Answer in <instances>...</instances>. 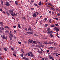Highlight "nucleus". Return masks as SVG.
<instances>
[{"label":"nucleus","mask_w":60,"mask_h":60,"mask_svg":"<svg viewBox=\"0 0 60 60\" xmlns=\"http://www.w3.org/2000/svg\"><path fill=\"white\" fill-rule=\"evenodd\" d=\"M54 29L55 30H56V31H57V32H58V31H59V29H58V28L55 27L54 28Z\"/></svg>","instance_id":"1"},{"label":"nucleus","mask_w":60,"mask_h":60,"mask_svg":"<svg viewBox=\"0 0 60 60\" xmlns=\"http://www.w3.org/2000/svg\"><path fill=\"white\" fill-rule=\"evenodd\" d=\"M6 3L5 4V5L6 6H9V5H10V4H9V3L7 2H6Z\"/></svg>","instance_id":"2"},{"label":"nucleus","mask_w":60,"mask_h":60,"mask_svg":"<svg viewBox=\"0 0 60 60\" xmlns=\"http://www.w3.org/2000/svg\"><path fill=\"white\" fill-rule=\"evenodd\" d=\"M30 53L31 54V57L34 56V54H33L32 52H30Z\"/></svg>","instance_id":"3"},{"label":"nucleus","mask_w":60,"mask_h":60,"mask_svg":"<svg viewBox=\"0 0 60 60\" xmlns=\"http://www.w3.org/2000/svg\"><path fill=\"white\" fill-rule=\"evenodd\" d=\"M0 29L1 30H4V28L2 26H1L0 27Z\"/></svg>","instance_id":"4"},{"label":"nucleus","mask_w":60,"mask_h":60,"mask_svg":"<svg viewBox=\"0 0 60 60\" xmlns=\"http://www.w3.org/2000/svg\"><path fill=\"white\" fill-rule=\"evenodd\" d=\"M29 30L30 31H31V30H32V28L31 26H30L29 27V28L28 29V30L29 31Z\"/></svg>","instance_id":"5"},{"label":"nucleus","mask_w":60,"mask_h":60,"mask_svg":"<svg viewBox=\"0 0 60 60\" xmlns=\"http://www.w3.org/2000/svg\"><path fill=\"white\" fill-rule=\"evenodd\" d=\"M52 54L54 55H58V53L57 52L53 53Z\"/></svg>","instance_id":"6"},{"label":"nucleus","mask_w":60,"mask_h":60,"mask_svg":"<svg viewBox=\"0 0 60 60\" xmlns=\"http://www.w3.org/2000/svg\"><path fill=\"white\" fill-rule=\"evenodd\" d=\"M35 17H36V14L34 13L33 15V17H35Z\"/></svg>","instance_id":"7"},{"label":"nucleus","mask_w":60,"mask_h":60,"mask_svg":"<svg viewBox=\"0 0 60 60\" xmlns=\"http://www.w3.org/2000/svg\"><path fill=\"white\" fill-rule=\"evenodd\" d=\"M22 59H25V60H28V58H26L24 57H23Z\"/></svg>","instance_id":"8"},{"label":"nucleus","mask_w":60,"mask_h":60,"mask_svg":"<svg viewBox=\"0 0 60 60\" xmlns=\"http://www.w3.org/2000/svg\"><path fill=\"white\" fill-rule=\"evenodd\" d=\"M33 40H29V42H30V43H32V42H33Z\"/></svg>","instance_id":"9"},{"label":"nucleus","mask_w":60,"mask_h":60,"mask_svg":"<svg viewBox=\"0 0 60 60\" xmlns=\"http://www.w3.org/2000/svg\"><path fill=\"white\" fill-rule=\"evenodd\" d=\"M13 11L12 10H10L9 11V12H10V13H11L12 12H13Z\"/></svg>","instance_id":"10"},{"label":"nucleus","mask_w":60,"mask_h":60,"mask_svg":"<svg viewBox=\"0 0 60 60\" xmlns=\"http://www.w3.org/2000/svg\"><path fill=\"white\" fill-rule=\"evenodd\" d=\"M6 13H7V15H8V16H9V15H10V14H9V13L8 11H7L6 12Z\"/></svg>","instance_id":"11"},{"label":"nucleus","mask_w":60,"mask_h":60,"mask_svg":"<svg viewBox=\"0 0 60 60\" xmlns=\"http://www.w3.org/2000/svg\"><path fill=\"white\" fill-rule=\"evenodd\" d=\"M51 9L52 10H53V11H55V9L53 8L52 7H51Z\"/></svg>","instance_id":"12"},{"label":"nucleus","mask_w":60,"mask_h":60,"mask_svg":"<svg viewBox=\"0 0 60 60\" xmlns=\"http://www.w3.org/2000/svg\"><path fill=\"white\" fill-rule=\"evenodd\" d=\"M51 27H55V25H54L52 24V25L51 26Z\"/></svg>","instance_id":"13"},{"label":"nucleus","mask_w":60,"mask_h":60,"mask_svg":"<svg viewBox=\"0 0 60 60\" xmlns=\"http://www.w3.org/2000/svg\"><path fill=\"white\" fill-rule=\"evenodd\" d=\"M41 1L40 2H39L38 3V5H41Z\"/></svg>","instance_id":"14"},{"label":"nucleus","mask_w":60,"mask_h":60,"mask_svg":"<svg viewBox=\"0 0 60 60\" xmlns=\"http://www.w3.org/2000/svg\"><path fill=\"white\" fill-rule=\"evenodd\" d=\"M56 36L58 38H59V37L58 36V33L57 32Z\"/></svg>","instance_id":"15"},{"label":"nucleus","mask_w":60,"mask_h":60,"mask_svg":"<svg viewBox=\"0 0 60 60\" xmlns=\"http://www.w3.org/2000/svg\"><path fill=\"white\" fill-rule=\"evenodd\" d=\"M9 37L10 38V40H12V38H11V36H9Z\"/></svg>","instance_id":"16"},{"label":"nucleus","mask_w":60,"mask_h":60,"mask_svg":"<svg viewBox=\"0 0 60 60\" xmlns=\"http://www.w3.org/2000/svg\"><path fill=\"white\" fill-rule=\"evenodd\" d=\"M11 15H12V16H15V13H14V14L13 13H12L11 14Z\"/></svg>","instance_id":"17"},{"label":"nucleus","mask_w":60,"mask_h":60,"mask_svg":"<svg viewBox=\"0 0 60 60\" xmlns=\"http://www.w3.org/2000/svg\"><path fill=\"white\" fill-rule=\"evenodd\" d=\"M9 34H10V36L11 37H13V35L12 34H10V33H9Z\"/></svg>","instance_id":"18"},{"label":"nucleus","mask_w":60,"mask_h":60,"mask_svg":"<svg viewBox=\"0 0 60 60\" xmlns=\"http://www.w3.org/2000/svg\"><path fill=\"white\" fill-rule=\"evenodd\" d=\"M4 50L5 51H7L8 50L6 49L5 48H4Z\"/></svg>","instance_id":"19"},{"label":"nucleus","mask_w":60,"mask_h":60,"mask_svg":"<svg viewBox=\"0 0 60 60\" xmlns=\"http://www.w3.org/2000/svg\"><path fill=\"white\" fill-rule=\"evenodd\" d=\"M43 43L44 44H49L48 43L46 42H44Z\"/></svg>","instance_id":"20"},{"label":"nucleus","mask_w":60,"mask_h":60,"mask_svg":"<svg viewBox=\"0 0 60 60\" xmlns=\"http://www.w3.org/2000/svg\"><path fill=\"white\" fill-rule=\"evenodd\" d=\"M55 10H56V11H59V9L58 8H56Z\"/></svg>","instance_id":"21"},{"label":"nucleus","mask_w":60,"mask_h":60,"mask_svg":"<svg viewBox=\"0 0 60 60\" xmlns=\"http://www.w3.org/2000/svg\"><path fill=\"white\" fill-rule=\"evenodd\" d=\"M15 3L16 4H17V5H18V1H16L15 2Z\"/></svg>","instance_id":"22"},{"label":"nucleus","mask_w":60,"mask_h":60,"mask_svg":"<svg viewBox=\"0 0 60 60\" xmlns=\"http://www.w3.org/2000/svg\"><path fill=\"white\" fill-rule=\"evenodd\" d=\"M49 44H53V42H49V43H48Z\"/></svg>","instance_id":"23"},{"label":"nucleus","mask_w":60,"mask_h":60,"mask_svg":"<svg viewBox=\"0 0 60 60\" xmlns=\"http://www.w3.org/2000/svg\"><path fill=\"white\" fill-rule=\"evenodd\" d=\"M0 24L2 26H3V22H0Z\"/></svg>","instance_id":"24"},{"label":"nucleus","mask_w":60,"mask_h":60,"mask_svg":"<svg viewBox=\"0 0 60 60\" xmlns=\"http://www.w3.org/2000/svg\"><path fill=\"white\" fill-rule=\"evenodd\" d=\"M49 34H52L53 33V32L52 31H51L49 32Z\"/></svg>","instance_id":"25"},{"label":"nucleus","mask_w":60,"mask_h":60,"mask_svg":"<svg viewBox=\"0 0 60 60\" xmlns=\"http://www.w3.org/2000/svg\"><path fill=\"white\" fill-rule=\"evenodd\" d=\"M50 30V28H48L47 30V31H48V32H49L50 31L49 30Z\"/></svg>","instance_id":"26"},{"label":"nucleus","mask_w":60,"mask_h":60,"mask_svg":"<svg viewBox=\"0 0 60 60\" xmlns=\"http://www.w3.org/2000/svg\"><path fill=\"white\" fill-rule=\"evenodd\" d=\"M50 35L51 36V37H53V35L52 34H50Z\"/></svg>","instance_id":"27"},{"label":"nucleus","mask_w":60,"mask_h":60,"mask_svg":"<svg viewBox=\"0 0 60 60\" xmlns=\"http://www.w3.org/2000/svg\"><path fill=\"white\" fill-rule=\"evenodd\" d=\"M36 47H38V48H40V45H36Z\"/></svg>","instance_id":"28"},{"label":"nucleus","mask_w":60,"mask_h":60,"mask_svg":"<svg viewBox=\"0 0 60 60\" xmlns=\"http://www.w3.org/2000/svg\"><path fill=\"white\" fill-rule=\"evenodd\" d=\"M1 4H4V2H3V1L1 0Z\"/></svg>","instance_id":"29"},{"label":"nucleus","mask_w":60,"mask_h":60,"mask_svg":"<svg viewBox=\"0 0 60 60\" xmlns=\"http://www.w3.org/2000/svg\"><path fill=\"white\" fill-rule=\"evenodd\" d=\"M41 45V47H44V45Z\"/></svg>","instance_id":"30"},{"label":"nucleus","mask_w":60,"mask_h":60,"mask_svg":"<svg viewBox=\"0 0 60 60\" xmlns=\"http://www.w3.org/2000/svg\"><path fill=\"white\" fill-rule=\"evenodd\" d=\"M0 59L1 60H3V58H2V57H0Z\"/></svg>","instance_id":"31"},{"label":"nucleus","mask_w":60,"mask_h":60,"mask_svg":"<svg viewBox=\"0 0 60 60\" xmlns=\"http://www.w3.org/2000/svg\"><path fill=\"white\" fill-rule=\"evenodd\" d=\"M54 19H56V20H58L59 19L58 18H54Z\"/></svg>","instance_id":"32"},{"label":"nucleus","mask_w":60,"mask_h":60,"mask_svg":"<svg viewBox=\"0 0 60 60\" xmlns=\"http://www.w3.org/2000/svg\"><path fill=\"white\" fill-rule=\"evenodd\" d=\"M18 26L19 27V28H20V25L19 24H18Z\"/></svg>","instance_id":"33"},{"label":"nucleus","mask_w":60,"mask_h":60,"mask_svg":"<svg viewBox=\"0 0 60 60\" xmlns=\"http://www.w3.org/2000/svg\"><path fill=\"white\" fill-rule=\"evenodd\" d=\"M48 4L49 5H50L51 6H52V4L50 3H49Z\"/></svg>","instance_id":"34"},{"label":"nucleus","mask_w":60,"mask_h":60,"mask_svg":"<svg viewBox=\"0 0 60 60\" xmlns=\"http://www.w3.org/2000/svg\"><path fill=\"white\" fill-rule=\"evenodd\" d=\"M35 42V41H34L33 42L34 43V44H37V43Z\"/></svg>","instance_id":"35"},{"label":"nucleus","mask_w":60,"mask_h":60,"mask_svg":"<svg viewBox=\"0 0 60 60\" xmlns=\"http://www.w3.org/2000/svg\"><path fill=\"white\" fill-rule=\"evenodd\" d=\"M28 56H31V55L29 53H28Z\"/></svg>","instance_id":"36"},{"label":"nucleus","mask_w":60,"mask_h":60,"mask_svg":"<svg viewBox=\"0 0 60 60\" xmlns=\"http://www.w3.org/2000/svg\"><path fill=\"white\" fill-rule=\"evenodd\" d=\"M34 5L35 6H37V4H34Z\"/></svg>","instance_id":"37"},{"label":"nucleus","mask_w":60,"mask_h":60,"mask_svg":"<svg viewBox=\"0 0 60 60\" xmlns=\"http://www.w3.org/2000/svg\"><path fill=\"white\" fill-rule=\"evenodd\" d=\"M23 19H24V20H26V18L25 17H23Z\"/></svg>","instance_id":"38"},{"label":"nucleus","mask_w":60,"mask_h":60,"mask_svg":"<svg viewBox=\"0 0 60 60\" xmlns=\"http://www.w3.org/2000/svg\"><path fill=\"white\" fill-rule=\"evenodd\" d=\"M8 30H7L5 31V32L6 33H8Z\"/></svg>","instance_id":"39"},{"label":"nucleus","mask_w":60,"mask_h":60,"mask_svg":"<svg viewBox=\"0 0 60 60\" xmlns=\"http://www.w3.org/2000/svg\"><path fill=\"white\" fill-rule=\"evenodd\" d=\"M55 25L56 26H59V25H58V24H55Z\"/></svg>","instance_id":"40"},{"label":"nucleus","mask_w":60,"mask_h":60,"mask_svg":"<svg viewBox=\"0 0 60 60\" xmlns=\"http://www.w3.org/2000/svg\"><path fill=\"white\" fill-rule=\"evenodd\" d=\"M48 24H46L45 25V27H46V26H48Z\"/></svg>","instance_id":"41"},{"label":"nucleus","mask_w":60,"mask_h":60,"mask_svg":"<svg viewBox=\"0 0 60 60\" xmlns=\"http://www.w3.org/2000/svg\"><path fill=\"white\" fill-rule=\"evenodd\" d=\"M31 10H34V8H31Z\"/></svg>","instance_id":"42"},{"label":"nucleus","mask_w":60,"mask_h":60,"mask_svg":"<svg viewBox=\"0 0 60 60\" xmlns=\"http://www.w3.org/2000/svg\"><path fill=\"white\" fill-rule=\"evenodd\" d=\"M13 55H14V56H15V57H16V55L14 54H13Z\"/></svg>","instance_id":"43"},{"label":"nucleus","mask_w":60,"mask_h":60,"mask_svg":"<svg viewBox=\"0 0 60 60\" xmlns=\"http://www.w3.org/2000/svg\"><path fill=\"white\" fill-rule=\"evenodd\" d=\"M45 60H47L48 59H47V58H45Z\"/></svg>","instance_id":"44"},{"label":"nucleus","mask_w":60,"mask_h":60,"mask_svg":"<svg viewBox=\"0 0 60 60\" xmlns=\"http://www.w3.org/2000/svg\"><path fill=\"white\" fill-rule=\"evenodd\" d=\"M21 56H22V57H23V54H21Z\"/></svg>","instance_id":"45"},{"label":"nucleus","mask_w":60,"mask_h":60,"mask_svg":"<svg viewBox=\"0 0 60 60\" xmlns=\"http://www.w3.org/2000/svg\"><path fill=\"white\" fill-rule=\"evenodd\" d=\"M47 19V18H45V20L46 21Z\"/></svg>","instance_id":"46"},{"label":"nucleus","mask_w":60,"mask_h":60,"mask_svg":"<svg viewBox=\"0 0 60 60\" xmlns=\"http://www.w3.org/2000/svg\"><path fill=\"white\" fill-rule=\"evenodd\" d=\"M18 14V13H16L15 14V16H17V15Z\"/></svg>","instance_id":"47"},{"label":"nucleus","mask_w":60,"mask_h":60,"mask_svg":"<svg viewBox=\"0 0 60 60\" xmlns=\"http://www.w3.org/2000/svg\"><path fill=\"white\" fill-rule=\"evenodd\" d=\"M13 27L14 28H16V26H13Z\"/></svg>","instance_id":"48"},{"label":"nucleus","mask_w":60,"mask_h":60,"mask_svg":"<svg viewBox=\"0 0 60 60\" xmlns=\"http://www.w3.org/2000/svg\"><path fill=\"white\" fill-rule=\"evenodd\" d=\"M7 28H8V29H10V28H9V27H8V26H7Z\"/></svg>","instance_id":"49"},{"label":"nucleus","mask_w":60,"mask_h":60,"mask_svg":"<svg viewBox=\"0 0 60 60\" xmlns=\"http://www.w3.org/2000/svg\"><path fill=\"white\" fill-rule=\"evenodd\" d=\"M54 13H55V12H54L53 11H52V14H54Z\"/></svg>","instance_id":"50"},{"label":"nucleus","mask_w":60,"mask_h":60,"mask_svg":"<svg viewBox=\"0 0 60 60\" xmlns=\"http://www.w3.org/2000/svg\"><path fill=\"white\" fill-rule=\"evenodd\" d=\"M24 30H26L27 31V29H26V28H25L24 29Z\"/></svg>","instance_id":"51"},{"label":"nucleus","mask_w":60,"mask_h":60,"mask_svg":"<svg viewBox=\"0 0 60 60\" xmlns=\"http://www.w3.org/2000/svg\"><path fill=\"white\" fill-rule=\"evenodd\" d=\"M27 54H24V56H27Z\"/></svg>","instance_id":"52"},{"label":"nucleus","mask_w":60,"mask_h":60,"mask_svg":"<svg viewBox=\"0 0 60 60\" xmlns=\"http://www.w3.org/2000/svg\"><path fill=\"white\" fill-rule=\"evenodd\" d=\"M38 20H37L36 21V23H37V21H38Z\"/></svg>","instance_id":"53"},{"label":"nucleus","mask_w":60,"mask_h":60,"mask_svg":"<svg viewBox=\"0 0 60 60\" xmlns=\"http://www.w3.org/2000/svg\"><path fill=\"white\" fill-rule=\"evenodd\" d=\"M0 11H3V10L2 9H0Z\"/></svg>","instance_id":"54"},{"label":"nucleus","mask_w":60,"mask_h":60,"mask_svg":"<svg viewBox=\"0 0 60 60\" xmlns=\"http://www.w3.org/2000/svg\"><path fill=\"white\" fill-rule=\"evenodd\" d=\"M30 32H27V34H30Z\"/></svg>","instance_id":"55"},{"label":"nucleus","mask_w":60,"mask_h":60,"mask_svg":"<svg viewBox=\"0 0 60 60\" xmlns=\"http://www.w3.org/2000/svg\"><path fill=\"white\" fill-rule=\"evenodd\" d=\"M2 12L3 13H4V14H5V12L4 11H3Z\"/></svg>","instance_id":"56"},{"label":"nucleus","mask_w":60,"mask_h":60,"mask_svg":"<svg viewBox=\"0 0 60 60\" xmlns=\"http://www.w3.org/2000/svg\"><path fill=\"white\" fill-rule=\"evenodd\" d=\"M39 53H42L41 51H40L39 52Z\"/></svg>","instance_id":"57"},{"label":"nucleus","mask_w":60,"mask_h":60,"mask_svg":"<svg viewBox=\"0 0 60 60\" xmlns=\"http://www.w3.org/2000/svg\"><path fill=\"white\" fill-rule=\"evenodd\" d=\"M51 11H49V13H51Z\"/></svg>","instance_id":"58"},{"label":"nucleus","mask_w":60,"mask_h":60,"mask_svg":"<svg viewBox=\"0 0 60 60\" xmlns=\"http://www.w3.org/2000/svg\"><path fill=\"white\" fill-rule=\"evenodd\" d=\"M39 48H41V45H40Z\"/></svg>","instance_id":"59"},{"label":"nucleus","mask_w":60,"mask_h":60,"mask_svg":"<svg viewBox=\"0 0 60 60\" xmlns=\"http://www.w3.org/2000/svg\"><path fill=\"white\" fill-rule=\"evenodd\" d=\"M11 49H12V50H14V49H13V48H11Z\"/></svg>","instance_id":"60"},{"label":"nucleus","mask_w":60,"mask_h":60,"mask_svg":"<svg viewBox=\"0 0 60 60\" xmlns=\"http://www.w3.org/2000/svg\"><path fill=\"white\" fill-rule=\"evenodd\" d=\"M14 32L15 33V34H16L17 33V32H16V31H15V30H14Z\"/></svg>","instance_id":"61"},{"label":"nucleus","mask_w":60,"mask_h":60,"mask_svg":"<svg viewBox=\"0 0 60 60\" xmlns=\"http://www.w3.org/2000/svg\"><path fill=\"white\" fill-rule=\"evenodd\" d=\"M3 39H5V37H3Z\"/></svg>","instance_id":"62"},{"label":"nucleus","mask_w":60,"mask_h":60,"mask_svg":"<svg viewBox=\"0 0 60 60\" xmlns=\"http://www.w3.org/2000/svg\"><path fill=\"white\" fill-rule=\"evenodd\" d=\"M19 44H21V42H19Z\"/></svg>","instance_id":"63"},{"label":"nucleus","mask_w":60,"mask_h":60,"mask_svg":"<svg viewBox=\"0 0 60 60\" xmlns=\"http://www.w3.org/2000/svg\"><path fill=\"white\" fill-rule=\"evenodd\" d=\"M50 59H53V57H51V58H50Z\"/></svg>","instance_id":"64"}]
</instances>
